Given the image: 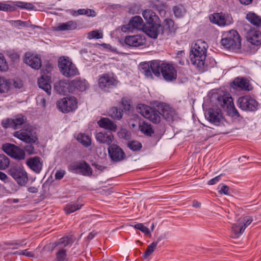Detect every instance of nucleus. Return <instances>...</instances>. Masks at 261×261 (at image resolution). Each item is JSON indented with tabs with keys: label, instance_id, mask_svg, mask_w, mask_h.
I'll return each instance as SVG.
<instances>
[{
	"label": "nucleus",
	"instance_id": "1",
	"mask_svg": "<svg viewBox=\"0 0 261 261\" xmlns=\"http://www.w3.org/2000/svg\"><path fill=\"white\" fill-rule=\"evenodd\" d=\"M140 72L147 79H152L153 74L159 77L161 73L164 80L167 82L175 80L177 77L176 70L172 65L158 61H152L150 63H141Z\"/></svg>",
	"mask_w": 261,
	"mask_h": 261
},
{
	"label": "nucleus",
	"instance_id": "2",
	"mask_svg": "<svg viewBox=\"0 0 261 261\" xmlns=\"http://www.w3.org/2000/svg\"><path fill=\"white\" fill-rule=\"evenodd\" d=\"M207 48V43L201 40H197L191 46V62L200 72L204 71Z\"/></svg>",
	"mask_w": 261,
	"mask_h": 261
},
{
	"label": "nucleus",
	"instance_id": "3",
	"mask_svg": "<svg viewBox=\"0 0 261 261\" xmlns=\"http://www.w3.org/2000/svg\"><path fill=\"white\" fill-rule=\"evenodd\" d=\"M221 45L229 49H239L241 46V38L237 31L232 30L222 35Z\"/></svg>",
	"mask_w": 261,
	"mask_h": 261
},
{
	"label": "nucleus",
	"instance_id": "4",
	"mask_svg": "<svg viewBox=\"0 0 261 261\" xmlns=\"http://www.w3.org/2000/svg\"><path fill=\"white\" fill-rule=\"evenodd\" d=\"M58 66L62 74L66 77H72L79 74L77 69L68 57L60 58Z\"/></svg>",
	"mask_w": 261,
	"mask_h": 261
},
{
	"label": "nucleus",
	"instance_id": "5",
	"mask_svg": "<svg viewBox=\"0 0 261 261\" xmlns=\"http://www.w3.org/2000/svg\"><path fill=\"white\" fill-rule=\"evenodd\" d=\"M13 136L27 143H35L37 140L35 132L30 125L25 126L20 130L14 132Z\"/></svg>",
	"mask_w": 261,
	"mask_h": 261
},
{
	"label": "nucleus",
	"instance_id": "6",
	"mask_svg": "<svg viewBox=\"0 0 261 261\" xmlns=\"http://www.w3.org/2000/svg\"><path fill=\"white\" fill-rule=\"evenodd\" d=\"M217 102L218 105L222 107L231 116H239V113L234 107L232 98L228 94H224L218 97Z\"/></svg>",
	"mask_w": 261,
	"mask_h": 261
},
{
	"label": "nucleus",
	"instance_id": "7",
	"mask_svg": "<svg viewBox=\"0 0 261 261\" xmlns=\"http://www.w3.org/2000/svg\"><path fill=\"white\" fill-rule=\"evenodd\" d=\"M118 83L116 76L108 73L102 74L98 80L99 87L106 92H108L110 89L115 87Z\"/></svg>",
	"mask_w": 261,
	"mask_h": 261
},
{
	"label": "nucleus",
	"instance_id": "8",
	"mask_svg": "<svg viewBox=\"0 0 261 261\" xmlns=\"http://www.w3.org/2000/svg\"><path fill=\"white\" fill-rule=\"evenodd\" d=\"M137 112L145 118L157 123L160 121V116L159 114L150 107L140 103L137 108Z\"/></svg>",
	"mask_w": 261,
	"mask_h": 261
},
{
	"label": "nucleus",
	"instance_id": "9",
	"mask_svg": "<svg viewBox=\"0 0 261 261\" xmlns=\"http://www.w3.org/2000/svg\"><path fill=\"white\" fill-rule=\"evenodd\" d=\"M77 100L73 96L67 97L58 100L57 106L62 112L66 113L76 109Z\"/></svg>",
	"mask_w": 261,
	"mask_h": 261
},
{
	"label": "nucleus",
	"instance_id": "10",
	"mask_svg": "<svg viewBox=\"0 0 261 261\" xmlns=\"http://www.w3.org/2000/svg\"><path fill=\"white\" fill-rule=\"evenodd\" d=\"M253 221L251 216H246L239 219L237 224H233L232 226L233 234L232 238H237L241 235L246 228Z\"/></svg>",
	"mask_w": 261,
	"mask_h": 261
},
{
	"label": "nucleus",
	"instance_id": "11",
	"mask_svg": "<svg viewBox=\"0 0 261 261\" xmlns=\"http://www.w3.org/2000/svg\"><path fill=\"white\" fill-rule=\"evenodd\" d=\"M9 174L20 186H23L28 182V177L27 173L20 166L12 167L9 170Z\"/></svg>",
	"mask_w": 261,
	"mask_h": 261
},
{
	"label": "nucleus",
	"instance_id": "12",
	"mask_svg": "<svg viewBox=\"0 0 261 261\" xmlns=\"http://www.w3.org/2000/svg\"><path fill=\"white\" fill-rule=\"evenodd\" d=\"M209 18L211 22L220 27L230 25L233 22L231 15L228 13H214Z\"/></svg>",
	"mask_w": 261,
	"mask_h": 261
},
{
	"label": "nucleus",
	"instance_id": "13",
	"mask_svg": "<svg viewBox=\"0 0 261 261\" xmlns=\"http://www.w3.org/2000/svg\"><path fill=\"white\" fill-rule=\"evenodd\" d=\"M238 106L242 110L246 111H255L258 108L257 102L249 96L239 98Z\"/></svg>",
	"mask_w": 261,
	"mask_h": 261
},
{
	"label": "nucleus",
	"instance_id": "14",
	"mask_svg": "<svg viewBox=\"0 0 261 261\" xmlns=\"http://www.w3.org/2000/svg\"><path fill=\"white\" fill-rule=\"evenodd\" d=\"M2 148L8 155L15 159L21 160L25 158L24 151L12 144H5L3 145Z\"/></svg>",
	"mask_w": 261,
	"mask_h": 261
},
{
	"label": "nucleus",
	"instance_id": "15",
	"mask_svg": "<svg viewBox=\"0 0 261 261\" xmlns=\"http://www.w3.org/2000/svg\"><path fill=\"white\" fill-rule=\"evenodd\" d=\"M69 169L74 173H81L84 176H89L92 174V169L85 162L74 163L70 165Z\"/></svg>",
	"mask_w": 261,
	"mask_h": 261
},
{
	"label": "nucleus",
	"instance_id": "16",
	"mask_svg": "<svg viewBox=\"0 0 261 261\" xmlns=\"http://www.w3.org/2000/svg\"><path fill=\"white\" fill-rule=\"evenodd\" d=\"M205 118L215 125H219L222 122L223 116L219 109H210L205 113Z\"/></svg>",
	"mask_w": 261,
	"mask_h": 261
},
{
	"label": "nucleus",
	"instance_id": "17",
	"mask_svg": "<svg viewBox=\"0 0 261 261\" xmlns=\"http://www.w3.org/2000/svg\"><path fill=\"white\" fill-rule=\"evenodd\" d=\"M244 29L247 31V38L249 42L255 45L261 44V32L251 28L249 24L245 25Z\"/></svg>",
	"mask_w": 261,
	"mask_h": 261
},
{
	"label": "nucleus",
	"instance_id": "18",
	"mask_svg": "<svg viewBox=\"0 0 261 261\" xmlns=\"http://www.w3.org/2000/svg\"><path fill=\"white\" fill-rule=\"evenodd\" d=\"M109 155L111 160L115 162L122 161L125 157L123 150L115 144H111L108 148Z\"/></svg>",
	"mask_w": 261,
	"mask_h": 261
},
{
	"label": "nucleus",
	"instance_id": "19",
	"mask_svg": "<svg viewBox=\"0 0 261 261\" xmlns=\"http://www.w3.org/2000/svg\"><path fill=\"white\" fill-rule=\"evenodd\" d=\"M55 90L59 94H65L67 93L72 92L73 88L71 87V81L63 80L55 83Z\"/></svg>",
	"mask_w": 261,
	"mask_h": 261
},
{
	"label": "nucleus",
	"instance_id": "20",
	"mask_svg": "<svg viewBox=\"0 0 261 261\" xmlns=\"http://www.w3.org/2000/svg\"><path fill=\"white\" fill-rule=\"evenodd\" d=\"M143 20L140 16L134 17L128 24L122 26L121 30L124 32H132L135 29H140L143 25Z\"/></svg>",
	"mask_w": 261,
	"mask_h": 261
},
{
	"label": "nucleus",
	"instance_id": "21",
	"mask_svg": "<svg viewBox=\"0 0 261 261\" xmlns=\"http://www.w3.org/2000/svg\"><path fill=\"white\" fill-rule=\"evenodd\" d=\"M24 62L35 69H39L41 66L40 59L37 56L30 53L25 54Z\"/></svg>",
	"mask_w": 261,
	"mask_h": 261
},
{
	"label": "nucleus",
	"instance_id": "22",
	"mask_svg": "<svg viewBox=\"0 0 261 261\" xmlns=\"http://www.w3.org/2000/svg\"><path fill=\"white\" fill-rule=\"evenodd\" d=\"M124 41L127 45L134 47L142 46L145 43V38L140 35L126 36Z\"/></svg>",
	"mask_w": 261,
	"mask_h": 261
},
{
	"label": "nucleus",
	"instance_id": "23",
	"mask_svg": "<svg viewBox=\"0 0 261 261\" xmlns=\"http://www.w3.org/2000/svg\"><path fill=\"white\" fill-rule=\"evenodd\" d=\"M150 26L146 29V34L150 38L155 39L158 35L163 33L164 27L159 23L149 24Z\"/></svg>",
	"mask_w": 261,
	"mask_h": 261
},
{
	"label": "nucleus",
	"instance_id": "24",
	"mask_svg": "<svg viewBox=\"0 0 261 261\" xmlns=\"http://www.w3.org/2000/svg\"><path fill=\"white\" fill-rule=\"evenodd\" d=\"M51 77L48 75H42L38 80L39 88L44 90L48 95L51 93Z\"/></svg>",
	"mask_w": 261,
	"mask_h": 261
},
{
	"label": "nucleus",
	"instance_id": "25",
	"mask_svg": "<svg viewBox=\"0 0 261 261\" xmlns=\"http://www.w3.org/2000/svg\"><path fill=\"white\" fill-rule=\"evenodd\" d=\"M26 164L30 169L36 173H39L42 168V164L41 162L40 158L38 156L29 159L27 161Z\"/></svg>",
	"mask_w": 261,
	"mask_h": 261
},
{
	"label": "nucleus",
	"instance_id": "26",
	"mask_svg": "<svg viewBox=\"0 0 261 261\" xmlns=\"http://www.w3.org/2000/svg\"><path fill=\"white\" fill-rule=\"evenodd\" d=\"M233 85L234 88L242 90L250 91L252 89L249 81L245 78L237 77L235 79Z\"/></svg>",
	"mask_w": 261,
	"mask_h": 261
},
{
	"label": "nucleus",
	"instance_id": "27",
	"mask_svg": "<svg viewBox=\"0 0 261 261\" xmlns=\"http://www.w3.org/2000/svg\"><path fill=\"white\" fill-rule=\"evenodd\" d=\"M96 140L100 143L106 144L109 146L112 144L114 136L112 134L105 132H99L95 135Z\"/></svg>",
	"mask_w": 261,
	"mask_h": 261
},
{
	"label": "nucleus",
	"instance_id": "28",
	"mask_svg": "<svg viewBox=\"0 0 261 261\" xmlns=\"http://www.w3.org/2000/svg\"><path fill=\"white\" fill-rule=\"evenodd\" d=\"M144 19L149 24L159 23V18L155 13L150 9L145 10L142 12Z\"/></svg>",
	"mask_w": 261,
	"mask_h": 261
},
{
	"label": "nucleus",
	"instance_id": "29",
	"mask_svg": "<svg viewBox=\"0 0 261 261\" xmlns=\"http://www.w3.org/2000/svg\"><path fill=\"white\" fill-rule=\"evenodd\" d=\"M97 123L99 127L109 131L115 132L117 130V125L109 118H102L97 122Z\"/></svg>",
	"mask_w": 261,
	"mask_h": 261
},
{
	"label": "nucleus",
	"instance_id": "30",
	"mask_svg": "<svg viewBox=\"0 0 261 261\" xmlns=\"http://www.w3.org/2000/svg\"><path fill=\"white\" fill-rule=\"evenodd\" d=\"M71 87L73 88V91L75 89L84 91L88 88V84L84 79H76L71 81Z\"/></svg>",
	"mask_w": 261,
	"mask_h": 261
},
{
	"label": "nucleus",
	"instance_id": "31",
	"mask_svg": "<svg viewBox=\"0 0 261 261\" xmlns=\"http://www.w3.org/2000/svg\"><path fill=\"white\" fill-rule=\"evenodd\" d=\"M77 27L76 22L73 20H70L66 22L60 23L55 28V30L58 31H70L74 30Z\"/></svg>",
	"mask_w": 261,
	"mask_h": 261
},
{
	"label": "nucleus",
	"instance_id": "32",
	"mask_svg": "<svg viewBox=\"0 0 261 261\" xmlns=\"http://www.w3.org/2000/svg\"><path fill=\"white\" fill-rule=\"evenodd\" d=\"M74 240V238L72 236L63 237L58 242L54 244V247H57V249H63L65 247L72 243Z\"/></svg>",
	"mask_w": 261,
	"mask_h": 261
},
{
	"label": "nucleus",
	"instance_id": "33",
	"mask_svg": "<svg viewBox=\"0 0 261 261\" xmlns=\"http://www.w3.org/2000/svg\"><path fill=\"white\" fill-rule=\"evenodd\" d=\"M246 19L252 25L257 28L261 27V17L255 13L249 12L246 14Z\"/></svg>",
	"mask_w": 261,
	"mask_h": 261
},
{
	"label": "nucleus",
	"instance_id": "34",
	"mask_svg": "<svg viewBox=\"0 0 261 261\" xmlns=\"http://www.w3.org/2000/svg\"><path fill=\"white\" fill-rule=\"evenodd\" d=\"M139 129L142 133L148 136H151L153 133L151 125L145 122H140Z\"/></svg>",
	"mask_w": 261,
	"mask_h": 261
},
{
	"label": "nucleus",
	"instance_id": "35",
	"mask_svg": "<svg viewBox=\"0 0 261 261\" xmlns=\"http://www.w3.org/2000/svg\"><path fill=\"white\" fill-rule=\"evenodd\" d=\"M82 206V204L77 202L70 203L66 205L64 210L67 214H69L80 210Z\"/></svg>",
	"mask_w": 261,
	"mask_h": 261
},
{
	"label": "nucleus",
	"instance_id": "36",
	"mask_svg": "<svg viewBox=\"0 0 261 261\" xmlns=\"http://www.w3.org/2000/svg\"><path fill=\"white\" fill-rule=\"evenodd\" d=\"M76 140L86 147L91 145V138L88 135L84 134H79L76 137Z\"/></svg>",
	"mask_w": 261,
	"mask_h": 261
},
{
	"label": "nucleus",
	"instance_id": "37",
	"mask_svg": "<svg viewBox=\"0 0 261 261\" xmlns=\"http://www.w3.org/2000/svg\"><path fill=\"white\" fill-rule=\"evenodd\" d=\"M9 22L11 25L18 29H20L22 27H35L34 25L30 24V21H23L20 20H10Z\"/></svg>",
	"mask_w": 261,
	"mask_h": 261
},
{
	"label": "nucleus",
	"instance_id": "38",
	"mask_svg": "<svg viewBox=\"0 0 261 261\" xmlns=\"http://www.w3.org/2000/svg\"><path fill=\"white\" fill-rule=\"evenodd\" d=\"M122 113L123 111L116 107L112 108L109 112V115L112 118L118 120L122 118Z\"/></svg>",
	"mask_w": 261,
	"mask_h": 261
},
{
	"label": "nucleus",
	"instance_id": "39",
	"mask_svg": "<svg viewBox=\"0 0 261 261\" xmlns=\"http://www.w3.org/2000/svg\"><path fill=\"white\" fill-rule=\"evenodd\" d=\"M12 120L13 122V129H16L24 122L25 118L22 115H18L13 118Z\"/></svg>",
	"mask_w": 261,
	"mask_h": 261
},
{
	"label": "nucleus",
	"instance_id": "40",
	"mask_svg": "<svg viewBox=\"0 0 261 261\" xmlns=\"http://www.w3.org/2000/svg\"><path fill=\"white\" fill-rule=\"evenodd\" d=\"M9 89V85L7 80L0 76V94L7 93Z\"/></svg>",
	"mask_w": 261,
	"mask_h": 261
},
{
	"label": "nucleus",
	"instance_id": "41",
	"mask_svg": "<svg viewBox=\"0 0 261 261\" xmlns=\"http://www.w3.org/2000/svg\"><path fill=\"white\" fill-rule=\"evenodd\" d=\"M10 165V160L4 154H0V170H5Z\"/></svg>",
	"mask_w": 261,
	"mask_h": 261
},
{
	"label": "nucleus",
	"instance_id": "42",
	"mask_svg": "<svg viewBox=\"0 0 261 261\" xmlns=\"http://www.w3.org/2000/svg\"><path fill=\"white\" fill-rule=\"evenodd\" d=\"M161 16H164L166 14L165 9L167 6L166 3L163 1H157L154 5Z\"/></svg>",
	"mask_w": 261,
	"mask_h": 261
},
{
	"label": "nucleus",
	"instance_id": "43",
	"mask_svg": "<svg viewBox=\"0 0 261 261\" xmlns=\"http://www.w3.org/2000/svg\"><path fill=\"white\" fill-rule=\"evenodd\" d=\"M173 11L174 15L176 17H182L186 13V10L182 5H178L174 7Z\"/></svg>",
	"mask_w": 261,
	"mask_h": 261
},
{
	"label": "nucleus",
	"instance_id": "44",
	"mask_svg": "<svg viewBox=\"0 0 261 261\" xmlns=\"http://www.w3.org/2000/svg\"><path fill=\"white\" fill-rule=\"evenodd\" d=\"M158 242H153L150 244L147 247L146 250L143 254V256L145 258H146L149 256L154 250L155 248L157 246Z\"/></svg>",
	"mask_w": 261,
	"mask_h": 261
},
{
	"label": "nucleus",
	"instance_id": "45",
	"mask_svg": "<svg viewBox=\"0 0 261 261\" xmlns=\"http://www.w3.org/2000/svg\"><path fill=\"white\" fill-rule=\"evenodd\" d=\"M127 147L133 151H138L142 147L141 143L137 141H132L127 143Z\"/></svg>",
	"mask_w": 261,
	"mask_h": 261
},
{
	"label": "nucleus",
	"instance_id": "46",
	"mask_svg": "<svg viewBox=\"0 0 261 261\" xmlns=\"http://www.w3.org/2000/svg\"><path fill=\"white\" fill-rule=\"evenodd\" d=\"M8 65L4 55L0 53V71H7Z\"/></svg>",
	"mask_w": 261,
	"mask_h": 261
},
{
	"label": "nucleus",
	"instance_id": "47",
	"mask_svg": "<svg viewBox=\"0 0 261 261\" xmlns=\"http://www.w3.org/2000/svg\"><path fill=\"white\" fill-rule=\"evenodd\" d=\"M15 5L19 8L27 10H32L34 8L32 4L22 2H16Z\"/></svg>",
	"mask_w": 261,
	"mask_h": 261
},
{
	"label": "nucleus",
	"instance_id": "48",
	"mask_svg": "<svg viewBox=\"0 0 261 261\" xmlns=\"http://www.w3.org/2000/svg\"><path fill=\"white\" fill-rule=\"evenodd\" d=\"M102 33L97 30L91 31L88 34V38L89 39H100L102 38Z\"/></svg>",
	"mask_w": 261,
	"mask_h": 261
},
{
	"label": "nucleus",
	"instance_id": "49",
	"mask_svg": "<svg viewBox=\"0 0 261 261\" xmlns=\"http://www.w3.org/2000/svg\"><path fill=\"white\" fill-rule=\"evenodd\" d=\"M59 251L57 253V261H64L66 255V251L64 249H58Z\"/></svg>",
	"mask_w": 261,
	"mask_h": 261
},
{
	"label": "nucleus",
	"instance_id": "50",
	"mask_svg": "<svg viewBox=\"0 0 261 261\" xmlns=\"http://www.w3.org/2000/svg\"><path fill=\"white\" fill-rule=\"evenodd\" d=\"M164 27L169 31L171 32L174 30V22L170 18H166L164 20Z\"/></svg>",
	"mask_w": 261,
	"mask_h": 261
},
{
	"label": "nucleus",
	"instance_id": "51",
	"mask_svg": "<svg viewBox=\"0 0 261 261\" xmlns=\"http://www.w3.org/2000/svg\"><path fill=\"white\" fill-rule=\"evenodd\" d=\"M134 227L140 230L145 234H149L150 233L149 229L142 223H138L134 225Z\"/></svg>",
	"mask_w": 261,
	"mask_h": 261
},
{
	"label": "nucleus",
	"instance_id": "52",
	"mask_svg": "<svg viewBox=\"0 0 261 261\" xmlns=\"http://www.w3.org/2000/svg\"><path fill=\"white\" fill-rule=\"evenodd\" d=\"M14 254H19L26 256L29 257H33L34 254L33 252L29 251L28 249H25L22 251H16L14 253Z\"/></svg>",
	"mask_w": 261,
	"mask_h": 261
},
{
	"label": "nucleus",
	"instance_id": "53",
	"mask_svg": "<svg viewBox=\"0 0 261 261\" xmlns=\"http://www.w3.org/2000/svg\"><path fill=\"white\" fill-rule=\"evenodd\" d=\"M219 193L220 194L229 195V187L225 185H220L218 187Z\"/></svg>",
	"mask_w": 261,
	"mask_h": 261
},
{
	"label": "nucleus",
	"instance_id": "54",
	"mask_svg": "<svg viewBox=\"0 0 261 261\" xmlns=\"http://www.w3.org/2000/svg\"><path fill=\"white\" fill-rule=\"evenodd\" d=\"M12 119H6L2 121V125L5 128L11 127L13 128Z\"/></svg>",
	"mask_w": 261,
	"mask_h": 261
},
{
	"label": "nucleus",
	"instance_id": "55",
	"mask_svg": "<svg viewBox=\"0 0 261 261\" xmlns=\"http://www.w3.org/2000/svg\"><path fill=\"white\" fill-rule=\"evenodd\" d=\"M85 9H80L77 11L71 10L70 14L74 17H77L79 15H85Z\"/></svg>",
	"mask_w": 261,
	"mask_h": 261
},
{
	"label": "nucleus",
	"instance_id": "56",
	"mask_svg": "<svg viewBox=\"0 0 261 261\" xmlns=\"http://www.w3.org/2000/svg\"><path fill=\"white\" fill-rule=\"evenodd\" d=\"M216 64V62L214 58H208L207 61H205V66L204 69V71L207 68H211L215 66Z\"/></svg>",
	"mask_w": 261,
	"mask_h": 261
},
{
	"label": "nucleus",
	"instance_id": "57",
	"mask_svg": "<svg viewBox=\"0 0 261 261\" xmlns=\"http://www.w3.org/2000/svg\"><path fill=\"white\" fill-rule=\"evenodd\" d=\"M13 9V7L9 5L0 2V10L4 11H11Z\"/></svg>",
	"mask_w": 261,
	"mask_h": 261
},
{
	"label": "nucleus",
	"instance_id": "58",
	"mask_svg": "<svg viewBox=\"0 0 261 261\" xmlns=\"http://www.w3.org/2000/svg\"><path fill=\"white\" fill-rule=\"evenodd\" d=\"M65 171L64 170H57L55 174V178L57 179H62L65 174Z\"/></svg>",
	"mask_w": 261,
	"mask_h": 261
},
{
	"label": "nucleus",
	"instance_id": "59",
	"mask_svg": "<svg viewBox=\"0 0 261 261\" xmlns=\"http://www.w3.org/2000/svg\"><path fill=\"white\" fill-rule=\"evenodd\" d=\"M37 105L39 106L45 107V99L42 96H39L36 98Z\"/></svg>",
	"mask_w": 261,
	"mask_h": 261
},
{
	"label": "nucleus",
	"instance_id": "60",
	"mask_svg": "<svg viewBox=\"0 0 261 261\" xmlns=\"http://www.w3.org/2000/svg\"><path fill=\"white\" fill-rule=\"evenodd\" d=\"M85 15L88 17H93L96 15V13L92 9H85Z\"/></svg>",
	"mask_w": 261,
	"mask_h": 261
},
{
	"label": "nucleus",
	"instance_id": "61",
	"mask_svg": "<svg viewBox=\"0 0 261 261\" xmlns=\"http://www.w3.org/2000/svg\"><path fill=\"white\" fill-rule=\"evenodd\" d=\"M222 176V174L219 175L217 176H216L215 177L211 179L208 181V184L210 185H213L217 183L219 181V180L221 179V177Z\"/></svg>",
	"mask_w": 261,
	"mask_h": 261
},
{
	"label": "nucleus",
	"instance_id": "62",
	"mask_svg": "<svg viewBox=\"0 0 261 261\" xmlns=\"http://www.w3.org/2000/svg\"><path fill=\"white\" fill-rule=\"evenodd\" d=\"M10 58L13 62L17 61L19 59V56L17 53H12L10 55Z\"/></svg>",
	"mask_w": 261,
	"mask_h": 261
},
{
	"label": "nucleus",
	"instance_id": "63",
	"mask_svg": "<svg viewBox=\"0 0 261 261\" xmlns=\"http://www.w3.org/2000/svg\"><path fill=\"white\" fill-rule=\"evenodd\" d=\"M122 103L124 106V109L129 110L130 107L129 103L128 101L125 100L124 98L122 99Z\"/></svg>",
	"mask_w": 261,
	"mask_h": 261
},
{
	"label": "nucleus",
	"instance_id": "64",
	"mask_svg": "<svg viewBox=\"0 0 261 261\" xmlns=\"http://www.w3.org/2000/svg\"><path fill=\"white\" fill-rule=\"evenodd\" d=\"M7 179V175L5 173L0 171V179L4 181H5Z\"/></svg>",
	"mask_w": 261,
	"mask_h": 261
}]
</instances>
